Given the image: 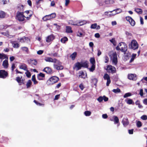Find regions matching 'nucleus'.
<instances>
[{
    "label": "nucleus",
    "mask_w": 147,
    "mask_h": 147,
    "mask_svg": "<svg viewBox=\"0 0 147 147\" xmlns=\"http://www.w3.org/2000/svg\"><path fill=\"white\" fill-rule=\"evenodd\" d=\"M19 67L20 69H22L25 71L28 70L27 66L26 65L25 63H22L21 65L19 66Z\"/></svg>",
    "instance_id": "obj_18"
},
{
    "label": "nucleus",
    "mask_w": 147,
    "mask_h": 147,
    "mask_svg": "<svg viewBox=\"0 0 147 147\" xmlns=\"http://www.w3.org/2000/svg\"><path fill=\"white\" fill-rule=\"evenodd\" d=\"M45 60L47 62H51L53 61V59L51 57H46L45 59Z\"/></svg>",
    "instance_id": "obj_41"
},
{
    "label": "nucleus",
    "mask_w": 147,
    "mask_h": 147,
    "mask_svg": "<svg viewBox=\"0 0 147 147\" xmlns=\"http://www.w3.org/2000/svg\"><path fill=\"white\" fill-rule=\"evenodd\" d=\"M40 77L44 78L45 77V75L44 74L41 72L38 74L37 76L38 79L39 80H42V79L40 78Z\"/></svg>",
    "instance_id": "obj_25"
},
{
    "label": "nucleus",
    "mask_w": 147,
    "mask_h": 147,
    "mask_svg": "<svg viewBox=\"0 0 147 147\" xmlns=\"http://www.w3.org/2000/svg\"><path fill=\"white\" fill-rule=\"evenodd\" d=\"M141 118L143 120H146L147 119V116L145 115H143L141 117Z\"/></svg>",
    "instance_id": "obj_53"
},
{
    "label": "nucleus",
    "mask_w": 147,
    "mask_h": 147,
    "mask_svg": "<svg viewBox=\"0 0 147 147\" xmlns=\"http://www.w3.org/2000/svg\"><path fill=\"white\" fill-rule=\"evenodd\" d=\"M82 67V65L81 63L78 62L76 63L73 67V69H75L76 71H78L81 69Z\"/></svg>",
    "instance_id": "obj_11"
},
{
    "label": "nucleus",
    "mask_w": 147,
    "mask_h": 147,
    "mask_svg": "<svg viewBox=\"0 0 147 147\" xmlns=\"http://www.w3.org/2000/svg\"><path fill=\"white\" fill-rule=\"evenodd\" d=\"M82 65V67L86 68H88V62L86 61L84 62L81 63Z\"/></svg>",
    "instance_id": "obj_22"
},
{
    "label": "nucleus",
    "mask_w": 147,
    "mask_h": 147,
    "mask_svg": "<svg viewBox=\"0 0 147 147\" xmlns=\"http://www.w3.org/2000/svg\"><path fill=\"white\" fill-rule=\"evenodd\" d=\"M66 32L67 33H72V30H71V28L70 26H66Z\"/></svg>",
    "instance_id": "obj_27"
},
{
    "label": "nucleus",
    "mask_w": 147,
    "mask_h": 147,
    "mask_svg": "<svg viewBox=\"0 0 147 147\" xmlns=\"http://www.w3.org/2000/svg\"><path fill=\"white\" fill-rule=\"evenodd\" d=\"M43 50H40L37 52V54L38 55H40L42 54L43 53Z\"/></svg>",
    "instance_id": "obj_59"
},
{
    "label": "nucleus",
    "mask_w": 147,
    "mask_h": 147,
    "mask_svg": "<svg viewBox=\"0 0 147 147\" xmlns=\"http://www.w3.org/2000/svg\"><path fill=\"white\" fill-rule=\"evenodd\" d=\"M78 74H79V77H81V78L83 79H85L86 78H87V73L86 72L85 74L84 72L82 70L80 71L79 72Z\"/></svg>",
    "instance_id": "obj_16"
},
{
    "label": "nucleus",
    "mask_w": 147,
    "mask_h": 147,
    "mask_svg": "<svg viewBox=\"0 0 147 147\" xmlns=\"http://www.w3.org/2000/svg\"><path fill=\"white\" fill-rule=\"evenodd\" d=\"M135 11L139 14H142L143 12L142 9L141 8H136L135 9Z\"/></svg>",
    "instance_id": "obj_29"
},
{
    "label": "nucleus",
    "mask_w": 147,
    "mask_h": 147,
    "mask_svg": "<svg viewBox=\"0 0 147 147\" xmlns=\"http://www.w3.org/2000/svg\"><path fill=\"white\" fill-rule=\"evenodd\" d=\"M112 57V62L115 65L117 64V54L116 52L113 53L111 54Z\"/></svg>",
    "instance_id": "obj_9"
},
{
    "label": "nucleus",
    "mask_w": 147,
    "mask_h": 147,
    "mask_svg": "<svg viewBox=\"0 0 147 147\" xmlns=\"http://www.w3.org/2000/svg\"><path fill=\"white\" fill-rule=\"evenodd\" d=\"M106 70L108 72L111 73L112 74L116 72L115 67L111 65H107Z\"/></svg>",
    "instance_id": "obj_7"
},
{
    "label": "nucleus",
    "mask_w": 147,
    "mask_h": 147,
    "mask_svg": "<svg viewBox=\"0 0 147 147\" xmlns=\"http://www.w3.org/2000/svg\"><path fill=\"white\" fill-rule=\"evenodd\" d=\"M87 22L85 20H83V21H79V22H78L77 24V26H80L82 25H83L86 23Z\"/></svg>",
    "instance_id": "obj_23"
},
{
    "label": "nucleus",
    "mask_w": 147,
    "mask_h": 147,
    "mask_svg": "<svg viewBox=\"0 0 147 147\" xmlns=\"http://www.w3.org/2000/svg\"><path fill=\"white\" fill-rule=\"evenodd\" d=\"M125 34L128 37H131L132 36V34L126 31L125 32Z\"/></svg>",
    "instance_id": "obj_54"
},
{
    "label": "nucleus",
    "mask_w": 147,
    "mask_h": 147,
    "mask_svg": "<svg viewBox=\"0 0 147 147\" xmlns=\"http://www.w3.org/2000/svg\"><path fill=\"white\" fill-rule=\"evenodd\" d=\"M136 125L138 127H140L142 125L141 122L140 121H138L136 123Z\"/></svg>",
    "instance_id": "obj_47"
},
{
    "label": "nucleus",
    "mask_w": 147,
    "mask_h": 147,
    "mask_svg": "<svg viewBox=\"0 0 147 147\" xmlns=\"http://www.w3.org/2000/svg\"><path fill=\"white\" fill-rule=\"evenodd\" d=\"M69 23L71 24L77 26V24L75 22H74L73 20H70Z\"/></svg>",
    "instance_id": "obj_52"
},
{
    "label": "nucleus",
    "mask_w": 147,
    "mask_h": 147,
    "mask_svg": "<svg viewBox=\"0 0 147 147\" xmlns=\"http://www.w3.org/2000/svg\"><path fill=\"white\" fill-rule=\"evenodd\" d=\"M113 118H114L113 121L116 124L119 123V119L117 116H114Z\"/></svg>",
    "instance_id": "obj_33"
},
{
    "label": "nucleus",
    "mask_w": 147,
    "mask_h": 147,
    "mask_svg": "<svg viewBox=\"0 0 147 147\" xmlns=\"http://www.w3.org/2000/svg\"><path fill=\"white\" fill-rule=\"evenodd\" d=\"M28 64L32 65H36L37 64V61L36 60L32 59H30L28 61Z\"/></svg>",
    "instance_id": "obj_15"
},
{
    "label": "nucleus",
    "mask_w": 147,
    "mask_h": 147,
    "mask_svg": "<svg viewBox=\"0 0 147 147\" xmlns=\"http://www.w3.org/2000/svg\"><path fill=\"white\" fill-rule=\"evenodd\" d=\"M19 46V44L17 43H14L13 44V47L14 48H18Z\"/></svg>",
    "instance_id": "obj_55"
},
{
    "label": "nucleus",
    "mask_w": 147,
    "mask_h": 147,
    "mask_svg": "<svg viewBox=\"0 0 147 147\" xmlns=\"http://www.w3.org/2000/svg\"><path fill=\"white\" fill-rule=\"evenodd\" d=\"M26 72H25V74L26 75V76L28 78H30L31 77V74L30 71L28 70H26Z\"/></svg>",
    "instance_id": "obj_43"
},
{
    "label": "nucleus",
    "mask_w": 147,
    "mask_h": 147,
    "mask_svg": "<svg viewBox=\"0 0 147 147\" xmlns=\"http://www.w3.org/2000/svg\"><path fill=\"white\" fill-rule=\"evenodd\" d=\"M18 9L19 10V11L20 12H24V6L23 5H21V6H18Z\"/></svg>",
    "instance_id": "obj_30"
},
{
    "label": "nucleus",
    "mask_w": 147,
    "mask_h": 147,
    "mask_svg": "<svg viewBox=\"0 0 147 147\" xmlns=\"http://www.w3.org/2000/svg\"><path fill=\"white\" fill-rule=\"evenodd\" d=\"M84 114L86 116H90L91 113V112L89 111H86L84 112Z\"/></svg>",
    "instance_id": "obj_45"
},
{
    "label": "nucleus",
    "mask_w": 147,
    "mask_h": 147,
    "mask_svg": "<svg viewBox=\"0 0 147 147\" xmlns=\"http://www.w3.org/2000/svg\"><path fill=\"white\" fill-rule=\"evenodd\" d=\"M111 81L110 80V78L107 80V82L106 83V85L107 86H108L109 85V84L111 83Z\"/></svg>",
    "instance_id": "obj_58"
},
{
    "label": "nucleus",
    "mask_w": 147,
    "mask_h": 147,
    "mask_svg": "<svg viewBox=\"0 0 147 147\" xmlns=\"http://www.w3.org/2000/svg\"><path fill=\"white\" fill-rule=\"evenodd\" d=\"M54 67L57 70H62L63 69V67L61 65H57L56 64L54 65Z\"/></svg>",
    "instance_id": "obj_19"
},
{
    "label": "nucleus",
    "mask_w": 147,
    "mask_h": 147,
    "mask_svg": "<svg viewBox=\"0 0 147 147\" xmlns=\"http://www.w3.org/2000/svg\"><path fill=\"white\" fill-rule=\"evenodd\" d=\"M56 17V13H53L49 15L45 16L42 19L45 21H46L55 18Z\"/></svg>",
    "instance_id": "obj_6"
},
{
    "label": "nucleus",
    "mask_w": 147,
    "mask_h": 147,
    "mask_svg": "<svg viewBox=\"0 0 147 147\" xmlns=\"http://www.w3.org/2000/svg\"><path fill=\"white\" fill-rule=\"evenodd\" d=\"M119 46L121 47L120 48L121 52L124 54L125 53L127 50L126 44L125 42H121L119 44Z\"/></svg>",
    "instance_id": "obj_5"
},
{
    "label": "nucleus",
    "mask_w": 147,
    "mask_h": 147,
    "mask_svg": "<svg viewBox=\"0 0 147 147\" xmlns=\"http://www.w3.org/2000/svg\"><path fill=\"white\" fill-rule=\"evenodd\" d=\"M136 56V54H133L131 56V58L129 61V63H131L134 60Z\"/></svg>",
    "instance_id": "obj_34"
},
{
    "label": "nucleus",
    "mask_w": 147,
    "mask_h": 147,
    "mask_svg": "<svg viewBox=\"0 0 147 147\" xmlns=\"http://www.w3.org/2000/svg\"><path fill=\"white\" fill-rule=\"evenodd\" d=\"M68 40V38L66 37H64L61 39V41L63 43H65Z\"/></svg>",
    "instance_id": "obj_37"
},
{
    "label": "nucleus",
    "mask_w": 147,
    "mask_h": 147,
    "mask_svg": "<svg viewBox=\"0 0 147 147\" xmlns=\"http://www.w3.org/2000/svg\"><path fill=\"white\" fill-rule=\"evenodd\" d=\"M8 76V72L4 70H0V78L5 79Z\"/></svg>",
    "instance_id": "obj_8"
},
{
    "label": "nucleus",
    "mask_w": 147,
    "mask_h": 147,
    "mask_svg": "<svg viewBox=\"0 0 147 147\" xmlns=\"http://www.w3.org/2000/svg\"><path fill=\"white\" fill-rule=\"evenodd\" d=\"M59 80V78L58 77L53 76L47 80L46 83L48 85L50 86L56 83Z\"/></svg>",
    "instance_id": "obj_3"
},
{
    "label": "nucleus",
    "mask_w": 147,
    "mask_h": 147,
    "mask_svg": "<svg viewBox=\"0 0 147 147\" xmlns=\"http://www.w3.org/2000/svg\"><path fill=\"white\" fill-rule=\"evenodd\" d=\"M109 58L107 56H106L105 57V63H107L109 61Z\"/></svg>",
    "instance_id": "obj_57"
},
{
    "label": "nucleus",
    "mask_w": 147,
    "mask_h": 147,
    "mask_svg": "<svg viewBox=\"0 0 147 147\" xmlns=\"http://www.w3.org/2000/svg\"><path fill=\"white\" fill-rule=\"evenodd\" d=\"M135 104L136 105L138 106V107L140 108H142L143 107L140 104V101L139 100H137L135 102Z\"/></svg>",
    "instance_id": "obj_31"
},
{
    "label": "nucleus",
    "mask_w": 147,
    "mask_h": 147,
    "mask_svg": "<svg viewBox=\"0 0 147 147\" xmlns=\"http://www.w3.org/2000/svg\"><path fill=\"white\" fill-rule=\"evenodd\" d=\"M24 12H20L19 11H18L17 12L16 18L19 22H24L23 23L26 22L25 18L26 20H29L31 19V17L32 16V14H29L28 16H26L24 15Z\"/></svg>",
    "instance_id": "obj_1"
},
{
    "label": "nucleus",
    "mask_w": 147,
    "mask_h": 147,
    "mask_svg": "<svg viewBox=\"0 0 147 147\" xmlns=\"http://www.w3.org/2000/svg\"><path fill=\"white\" fill-rule=\"evenodd\" d=\"M90 61L92 65H95L96 61L95 58L94 57H91L90 59Z\"/></svg>",
    "instance_id": "obj_35"
},
{
    "label": "nucleus",
    "mask_w": 147,
    "mask_h": 147,
    "mask_svg": "<svg viewBox=\"0 0 147 147\" xmlns=\"http://www.w3.org/2000/svg\"><path fill=\"white\" fill-rule=\"evenodd\" d=\"M134 129H132L128 130V133L129 134H133Z\"/></svg>",
    "instance_id": "obj_62"
},
{
    "label": "nucleus",
    "mask_w": 147,
    "mask_h": 147,
    "mask_svg": "<svg viewBox=\"0 0 147 147\" xmlns=\"http://www.w3.org/2000/svg\"><path fill=\"white\" fill-rule=\"evenodd\" d=\"M115 11V13H111L109 14L110 16H114L116 14L122 12V10L119 8H118L116 9L113 10L112 11H110L109 12L112 13V12Z\"/></svg>",
    "instance_id": "obj_14"
},
{
    "label": "nucleus",
    "mask_w": 147,
    "mask_h": 147,
    "mask_svg": "<svg viewBox=\"0 0 147 147\" xmlns=\"http://www.w3.org/2000/svg\"><path fill=\"white\" fill-rule=\"evenodd\" d=\"M55 37L53 34L48 36L46 38V41L48 43L52 42L55 38Z\"/></svg>",
    "instance_id": "obj_10"
},
{
    "label": "nucleus",
    "mask_w": 147,
    "mask_h": 147,
    "mask_svg": "<svg viewBox=\"0 0 147 147\" xmlns=\"http://www.w3.org/2000/svg\"><path fill=\"white\" fill-rule=\"evenodd\" d=\"M32 80L34 84H37L38 83V82L36 81V79L35 75H34L32 76Z\"/></svg>",
    "instance_id": "obj_32"
},
{
    "label": "nucleus",
    "mask_w": 147,
    "mask_h": 147,
    "mask_svg": "<svg viewBox=\"0 0 147 147\" xmlns=\"http://www.w3.org/2000/svg\"><path fill=\"white\" fill-rule=\"evenodd\" d=\"M132 95L131 94L130 92H128L125 93L123 96L124 98H126L127 97L130 96Z\"/></svg>",
    "instance_id": "obj_44"
},
{
    "label": "nucleus",
    "mask_w": 147,
    "mask_h": 147,
    "mask_svg": "<svg viewBox=\"0 0 147 147\" xmlns=\"http://www.w3.org/2000/svg\"><path fill=\"white\" fill-rule=\"evenodd\" d=\"M5 59L3 61L2 65L5 69H7L8 68L9 65L8 61V57L7 55L5 54L0 53V59Z\"/></svg>",
    "instance_id": "obj_2"
},
{
    "label": "nucleus",
    "mask_w": 147,
    "mask_h": 147,
    "mask_svg": "<svg viewBox=\"0 0 147 147\" xmlns=\"http://www.w3.org/2000/svg\"><path fill=\"white\" fill-rule=\"evenodd\" d=\"M122 123L125 126H127L129 123L128 119H123L122 121Z\"/></svg>",
    "instance_id": "obj_20"
},
{
    "label": "nucleus",
    "mask_w": 147,
    "mask_h": 147,
    "mask_svg": "<svg viewBox=\"0 0 147 147\" xmlns=\"http://www.w3.org/2000/svg\"><path fill=\"white\" fill-rule=\"evenodd\" d=\"M100 102H101L103 100V97L102 96H100L97 99Z\"/></svg>",
    "instance_id": "obj_56"
},
{
    "label": "nucleus",
    "mask_w": 147,
    "mask_h": 147,
    "mask_svg": "<svg viewBox=\"0 0 147 147\" xmlns=\"http://www.w3.org/2000/svg\"><path fill=\"white\" fill-rule=\"evenodd\" d=\"M95 65H92L91 67L89 68V70L91 72H93L95 69Z\"/></svg>",
    "instance_id": "obj_39"
},
{
    "label": "nucleus",
    "mask_w": 147,
    "mask_h": 147,
    "mask_svg": "<svg viewBox=\"0 0 147 147\" xmlns=\"http://www.w3.org/2000/svg\"><path fill=\"white\" fill-rule=\"evenodd\" d=\"M43 71L45 72L48 74H51L53 73L52 69L49 67H46L42 70Z\"/></svg>",
    "instance_id": "obj_12"
},
{
    "label": "nucleus",
    "mask_w": 147,
    "mask_h": 147,
    "mask_svg": "<svg viewBox=\"0 0 147 147\" xmlns=\"http://www.w3.org/2000/svg\"><path fill=\"white\" fill-rule=\"evenodd\" d=\"M27 3L28 5L32 7V1L30 0H28L27 1Z\"/></svg>",
    "instance_id": "obj_64"
},
{
    "label": "nucleus",
    "mask_w": 147,
    "mask_h": 147,
    "mask_svg": "<svg viewBox=\"0 0 147 147\" xmlns=\"http://www.w3.org/2000/svg\"><path fill=\"white\" fill-rule=\"evenodd\" d=\"M112 91L115 93H119L121 92V90L118 88H117V89H114L112 90Z\"/></svg>",
    "instance_id": "obj_46"
},
{
    "label": "nucleus",
    "mask_w": 147,
    "mask_h": 147,
    "mask_svg": "<svg viewBox=\"0 0 147 147\" xmlns=\"http://www.w3.org/2000/svg\"><path fill=\"white\" fill-rule=\"evenodd\" d=\"M89 45L90 47L92 48V50H93V46H94V44L92 42H90L89 43Z\"/></svg>",
    "instance_id": "obj_61"
},
{
    "label": "nucleus",
    "mask_w": 147,
    "mask_h": 147,
    "mask_svg": "<svg viewBox=\"0 0 147 147\" xmlns=\"http://www.w3.org/2000/svg\"><path fill=\"white\" fill-rule=\"evenodd\" d=\"M43 0H38L36 1V4L37 5V7H39L40 6V3L41 2H43Z\"/></svg>",
    "instance_id": "obj_38"
},
{
    "label": "nucleus",
    "mask_w": 147,
    "mask_h": 147,
    "mask_svg": "<svg viewBox=\"0 0 147 147\" xmlns=\"http://www.w3.org/2000/svg\"><path fill=\"white\" fill-rule=\"evenodd\" d=\"M21 49L23 51H26L28 53L29 52V50L28 47H23L21 48Z\"/></svg>",
    "instance_id": "obj_42"
},
{
    "label": "nucleus",
    "mask_w": 147,
    "mask_h": 147,
    "mask_svg": "<svg viewBox=\"0 0 147 147\" xmlns=\"http://www.w3.org/2000/svg\"><path fill=\"white\" fill-rule=\"evenodd\" d=\"M103 100H104L105 101H107L108 100L109 98L108 97H106L105 96H104L103 97Z\"/></svg>",
    "instance_id": "obj_60"
},
{
    "label": "nucleus",
    "mask_w": 147,
    "mask_h": 147,
    "mask_svg": "<svg viewBox=\"0 0 147 147\" xmlns=\"http://www.w3.org/2000/svg\"><path fill=\"white\" fill-rule=\"evenodd\" d=\"M103 78L105 80H107L110 78L109 75L107 74H105Z\"/></svg>",
    "instance_id": "obj_40"
},
{
    "label": "nucleus",
    "mask_w": 147,
    "mask_h": 147,
    "mask_svg": "<svg viewBox=\"0 0 147 147\" xmlns=\"http://www.w3.org/2000/svg\"><path fill=\"white\" fill-rule=\"evenodd\" d=\"M79 87L82 90L84 88V87L82 83H81L79 85Z\"/></svg>",
    "instance_id": "obj_51"
},
{
    "label": "nucleus",
    "mask_w": 147,
    "mask_h": 147,
    "mask_svg": "<svg viewBox=\"0 0 147 147\" xmlns=\"http://www.w3.org/2000/svg\"><path fill=\"white\" fill-rule=\"evenodd\" d=\"M33 102L37 105H39L40 106H43L44 105V104L39 103V102H37L35 100H34Z\"/></svg>",
    "instance_id": "obj_48"
},
{
    "label": "nucleus",
    "mask_w": 147,
    "mask_h": 147,
    "mask_svg": "<svg viewBox=\"0 0 147 147\" xmlns=\"http://www.w3.org/2000/svg\"><path fill=\"white\" fill-rule=\"evenodd\" d=\"M32 82L30 80H29L27 82L26 86L27 88L30 87L32 85Z\"/></svg>",
    "instance_id": "obj_36"
},
{
    "label": "nucleus",
    "mask_w": 147,
    "mask_h": 147,
    "mask_svg": "<svg viewBox=\"0 0 147 147\" xmlns=\"http://www.w3.org/2000/svg\"><path fill=\"white\" fill-rule=\"evenodd\" d=\"M125 19L127 21H129L131 20L130 25L132 26H134L135 25L136 23L134 20L130 16H127L125 17Z\"/></svg>",
    "instance_id": "obj_13"
},
{
    "label": "nucleus",
    "mask_w": 147,
    "mask_h": 147,
    "mask_svg": "<svg viewBox=\"0 0 147 147\" xmlns=\"http://www.w3.org/2000/svg\"><path fill=\"white\" fill-rule=\"evenodd\" d=\"M92 82H93V83H94V84L95 85L97 83V82H98V80L97 79L95 78L93 79H92Z\"/></svg>",
    "instance_id": "obj_50"
},
{
    "label": "nucleus",
    "mask_w": 147,
    "mask_h": 147,
    "mask_svg": "<svg viewBox=\"0 0 147 147\" xmlns=\"http://www.w3.org/2000/svg\"><path fill=\"white\" fill-rule=\"evenodd\" d=\"M129 47L130 49L135 50L138 48V45L136 40H133L129 44Z\"/></svg>",
    "instance_id": "obj_4"
},
{
    "label": "nucleus",
    "mask_w": 147,
    "mask_h": 147,
    "mask_svg": "<svg viewBox=\"0 0 147 147\" xmlns=\"http://www.w3.org/2000/svg\"><path fill=\"white\" fill-rule=\"evenodd\" d=\"M97 26V24L96 23H95L92 24L90 28L91 29H95Z\"/></svg>",
    "instance_id": "obj_49"
},
{
    "label": "nucleus",
    "mask_w": 147,
    "mask_h": 147,
    "mask_svg": "<svg viewBox=\"0 0 147 147\" xmlns=\"http://www.w3.org/2000/svg\"><path fill=\"white\" fill-rule=\"evenodd\" d=\"M77 53L76 52H74L70 56V57L71 59L72 60H74L75 59L76 57L77 56Z\"/></svg>",
    "instance_id": "obj_24"
},
{
    "label": "nucleus",
    "mask_w": 147,
    "mask_h": 147,
    "mask_svg": "<svg viewBox=\"0 0 147 147\" xmlns=\"http://www.w3.org/2000/svg\"><path fill=\"white\" fill-rule=\"evenodd\" d=\"M128 77V79L130 80H136L137 79V76L135 74H129Z\"/></svg>",
    "instance_id": "obj_17"
},
{
    "label": "nucleus",
    "mask_w": 147,
    "mask_h": 147,
    "mask_svg": "<svg viewBox=\"0 0 147 147\" xmlns=\"http://www.w3.org/2000/svg\"><path fill=\"white\" fill-rule=\"evenodd\" d=\"M6 13L2 11H0V18H4L6 17Z\"/></svg>",
    "instance_id": "obj_21"
},
{
    "label": "nucleus",
    "mask_w": 147,
    "mask_h": 147,
    "mask_svg": "<svg viewBox=\"0 0 147 147\" xmlns=\"http://www.w3.org/2000/svg\"><path fill=\"white\" fill-rule=\"evenodd\" d=\"M125 101L128 104L131 105L132 104H134L133 101L131 99H129L127 100L126 99Z\"/></svg>",
    "instance_id": "obj_28"
},
{
    "label": "nucleus",
    "mask_w": 147,
    "mask_h": 147,
    "mask_svg": "<svg viewBox=\"0 0 147 147\" xmlns=\"http://www.w3.org/2000/svg\"><path fill=\"white\" fill-rule=\"evenodd\" d=\"M60 95L59 94L55 95V97L54 100H57L60 97Z\"/></svg>",
    "instance_id": "obj_63"
},
{
    "label": "nucleus",
    "mask_w": 147,
    "mask_h": 147,
    "mask_svg": "<svg viewBox=\"0 0 147 147\" xmlns=\"http://www.w3.org/2000/svg\"><path fill=\"white\" fill-rule=\"evenodd\" d=\"M22 77L21 76V77H18L16 78V80L19 83V85H21L22 84V82H21V79Z\"/></svg>",
    "instance_id": "obj_26"
}]
</instances>
